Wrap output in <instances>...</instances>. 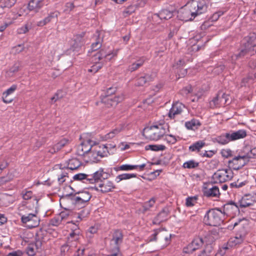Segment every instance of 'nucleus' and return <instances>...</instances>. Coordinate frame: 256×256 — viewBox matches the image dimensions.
<instances>
[{"label":"nucleus","mask_w":256,"mask_h":256,"mask_svg":"<svg viewBox=\"0 0 256 256\" xmlns=\"http://www.w3.org/2000/svg\"><path fill=\"white\" fill-rule=\"evenodd\" d=\"M206 10L205 0H192L178 10L177 17L183 22L192 20L197 16L206 12Z\"/></svg>","instance_id":"nucleus-1"},{"label":"nucleus","mask_w":256,"mask_h":256,"mask_svg":"<svg viewBox=\"0 0 256 256\" xmlns=\"http://www.w3.org/2000/svg\"><path fill=\"white\" fill-rule=\"evenodd\" d=\"M32 211L28 206L24 204L18 208V214L21 216V222L24 226L28 228L38 226L40 222L36 211L35 210L34 212Z\"/></svg>","instance_id":"nucleus-2"},{"label":"nucleus","mask_w":256,"mask_h":256,"mask_svg":"<svg viewBox=\"0 0 256 256\" xmlns=\"http://www.w3.org/2000/svg\"><path fill=\"white\" fill-rule=\"evenodd\" d=\"M118 50H116L110 53H106L105 50H102L95 54L92 58L94 64L88 69L89 72L94 73L97 72L103 66V64L108 61L110 60L112 58L116 56Z\"/></svg>","instance_id":"nucleus-3"},{"label":"nucleus","mask_w":256,"mask_h":256,"mask_svg":"<svg viewBox=\"0 0 256 256\" xmlns=\"http://www.w3.org/2000/svg\"><path fill=\"white\" fill-rule=\"evenodd\" d=\"M224 213L218 209H212L207 212L204 218V222L207 225L216 226L223 221Z\"/></svg>","instance_id":"nucleus-4"},{"label":"nucleus","mask_w":256,"mask_h":256,"mask_svg":"<svg viewBox=\"0 0 256 256\" xmlns=\"http://www.w3.org/2000/svg\"><path fill=\"white\" fill-rule=\"evenodd\" d=\"M166 133V128L164 126L160 124L148 127L144 130L143 135L146 138L158 140L163 137Z\"/></svg>","instance_id":"nucleus-5"},{"label":"nucleus","mask_w":256,"mask_h":256,"mask_svg":"<svg viewBox=\"0 0 256 256\" xmlns=\"http://www.w3.org/2000/svg\"><path fill=\"white\" fill-rule=\"evenodd\" d=\"M234 173L230 168L218 170L213 174L212 178L214 182H224L232 179Z\"/></svg>","instance_id":"nucleus-6"},{"label":"nucleus","mask_w":256,"mask_h":256,"mask_svg":"<svg viewBox=\"0 0 256 256\" xmlns=\"http://www.w3.org/2000/svg\"><path fill=\"white\" fill-rule=\"evenodd\" d=\"M255 52H256V45L252 44V42H248L247 44H245L244 48L241 50L240 52L238 54L232 56V60H235L238 57L244 56L247 54L248 55L254 54ZM250 66L254 68L256 67V60L251 62Z\"/></svg>","instance_id":"nucleus-7"},{"label":"nucleus","mask_w":256,"mask_h":256,"mask_svg":"<svg viewBox=\"0 0 256 256\" xmlns=\"http://www.w3.org/2000/svg\"><path fill=\"white\" fill-rule=\"evenodd\" d=\"M91 198V195L87 191L78 192L71 197L72 202L78 207H83Z\"/></svg>","instance_id":"nucleus-8"},{"label":"nucleus","mask_w":256,"mask_h":256,"mask_svg":"<svg viewBox=\"0 0 256 256\" xmlns=\"http://www.w3.org/2000/svg\"><path fill=\"white\" fill-rule=\"evenodd\" d=\"M248 156H238L229 161V166L234 170H238L248 162Z\"/></svg>","instance_id":"nucleus-9"},{"label":"nucleus","mask_w":256,"mask_h":256,"mask_svg":"<svg viewBox=\"0 0 256 256\" xmlns=\"http://www.w3.org/2000/svg\"><path fill=\"white\" fill-rule=\"evenodd\" d=\"M228 102V96L222 92H219L210 104L211 106L218 107L227 104Z\"/></svg>","instance_id":"nucleus-10"},{"label":"nucleus","mask_w":256,"mask_h":256,"mask_svg":"<svg viewBox=\"0 0 256 256\" xmlns=\"http://www.w3.org/2000/svg\"><path fill=\"white\" fill-rule=\"evenodd\" d=\"M203 243L204 241L202 238H195L190 244L184 248V251L186 253L192 252L201 246Z\"/></svg>","instance_id":"nucleus-11"},{"label":"nucleus","mask_w":256,"mask_h":256,"mask_svg":"<svg viewBox=\"0 0 256 256\" xmlns=\"http://www.w3.org/2000/svg\"><path fill=\"white\" fill-rule=\"evenodd\" d=\"M173 16V12L168 10H163L158 14H155L152 16V19L158 23H160L159 20H168L170 18Z\"/></svg>","instance_id":"nucleus-12"},{"label":"nucleus","mask_w":256,"mask_h":256,"mask_svg":"<svg viewBox=\"0 0 256 256\" xmlns=\"http://www.w3.org/2000/svg\"><path fill=\"white\" fill-rule=\"evenodd\" d=\"M184 106L179 102H176L172 104L168 112V116L170 118H174L176 116L180 114L184 108Z\"/></svg>","instance_id":"nucleus-13"},{"label":"nucleus","mask_w":256,"mask_h":256,"mask_svg":"<svg viewBox=\"0 0 256 256\" xmlns=\"http://www.w3.org/2000/svg\"><path fill=\"white\" fill-rule=\"evenodd\" d=\"M125 128V125L121 124L118 126L116 128L112 130L108 134L102 136V138L104 140H108L114 138L120 132L124 130Z\"/></svg>","instance_id":"nucleus-14"},{"label":"nucleus","mask_w":256,"mask_h":256,"mask_svg":"<svg viewBox=\"0 0 256 256\" xmlns=\"http://www.w3.org/2000/svg\"><path fill=\"white\" fill-rule=\"evenodd\" d=\"M92 148V144H87V142H83L79 145L77 148L76 154L79 156L84 157V160L86 157L88 151Z\"/></svg>","instance_id":"nucleus-15"},{"label":"nucleus","mask_w":256,"mask_h":256,"mask_svg":"<svg viewBox=\"0 0 256 256\" xmlns=\"http://www.w3.org/2000/svg\"><path fill=\"white\" fill-rule=\"evenodd\" d=\"M246 232L243 230L240 234H236L234 237L231 238L228 242V244L230 246H236L242 244Z\"/></svg>","instance_id":"nucleus-16"},{"label":"nucleus","mask_w":256,"mask_h":256,"mask_svg":"<svg viewBox=\"0 0 256 256\" xmlns=\"http://www.w3.org/2000/svg\"><path fill=\"white\" fill-rule=\"evenodd\" d=\"M17 86L16 84L12 85L9 88L2 94L3 102L6 104H9L12 102L13 98L10 97V95L14 92L16 90Z\"/></svg>","instance_id":"nucleus-17"},{"label":"nucleus","mask_w":256,"mask_h":256,"mask_svg":"<svg viewBox=\"0 0 256 256\" xmlns=\"http://www.w3.org/2000/svg\"><path fill=\"white\" fill-rule=\"evenodd\" d=\"M46 0H32L29 2L28 8L30 10L38 12L44 4Z\"/></svg>","instance_id":"nucleus-18"},{"label":"nucleus","mask_w":256,"mask_h":256,"mask_svg":"<svg viewBox=\"0 0 256 256\" xmlns=\"http://www.w3.org/2000/svg\"><path fill=\"white\" fill-rule=\"evenodd\" d=\"M114 188L115 186L112 182L109 180H106L103 182L102 184H100L96 188V190L102 192H107L112 191Z\"/></svg>","instance_id":"nucleus-19"},{"label":"nucleus","mask_w":256,"mask_h":256,"mask_svg":"<svg viewBox=\"0 0 256 256\" xmlns=\"http://www.w3.org/2000/svg\"><path fill=\"white\" fill-rule=\"evenodd\" d=\"M100 155L96 149L88 151L84 160L86 162H96L100 160Z\"/></svg>","instance_id":"nucleus-20"},{"label":"nucleus","mask_w":256,"mask_h":256,"mask_svg":"<svg viewBox=\"0 0 256 256\" xmlns=\"http://www.w3.org/2000/svg\"><path fill=\"white\" fill-rule=\"evenodd\" d=\"M230 138L231 141L244 138L246 136V132L244 130H240L237 131L229 132Z\"/></svg>","instance_id":"nucleus-21"},{"label":"nucleus","mask_w":256,"mask_h":256,"mask_svg":"<svg viewBox=\"0 0 256 256\" xmlns=\"http://www.w3.org/2000/svg\"><path fill=\"white\" fill-rule=\"evenodd\" d=\"M254 202L252 200H250L246 196L243 197L238 204L232 203L231 204L234 206L236 208H238V206L241 208H246L252 206Z\"/></svg>","instance_id":"nucleus-22"},{"label":"nucleus","mask_w":256,"mask_h":256,"mask_svg":"<svg viewBox=\"0 0 256 256\" xmlns=\"http://www.w3.org/2000/svg\"><path fill=\"white\" fill-rule=\"evenodd\" d=\"M155 76L156 74L154 73L146 74L144 76H141L137 80L136 85L137 86H142L146 82L152 80Z\"/></svg>","instance_id":"nucleus-23"},{"label":"nucleus","mask_w":256,"mask_h":256,"mask_svg":"<svg viewBox=\"0 0 256 256\" xmlns=\"http://www.w3.org/2000/svg\"><path fill=\"white\" fill-rule=\"evenodd\" d=\"M59 12H50L47 17L45 18L44 20L38 22L36 25L38 26H43L50 22L52 18H56Z\"/></svg>","instance_id":"nucleus-24"},{"label":"nucleus","mask_w":256,"mask_h":256,"mask_svg":"<svg viewBox=\"0 0 256 256\" xmlns=\"http://www.w3.org/2000/svg\"><path fill=\"white\" fill-rule=\"evenodd\" d=\"M220 194L219 189L216 186L206 188L204 191V196L208 197H218Z\"/></svg>","instance_id":"nucleus-25"},{"label":"nucleus","mask_w":256,"mask_h":256,"mask_svg":"<svg viewBox=\"0 0 256 256\" xmlns=\"http://www.w3.org/2000/svg\"><path fill=\"white\" fill-rule=\"evenodd\" d=\"M158 236L159 239L162 240L164 238L166 241L169 240L170 238L168 236L167 232L165 230H156L153 234V238H151L150 240H156V236Z\"/></svg>","instance_id":"nucleus-26"},{"label":"nucleus","mask_w":256,"mask_h":256,"mask_svg":"<svg viewBox=\"0 0 256 256\" xmlns=\"http://www.w3.org/2000/svg\"><path fill=\"white\" fill-rule=\"evenodd\" d=\"M68 142L69 140L68 139L64 138L55 144L52 148H50L49 152L52 154H54L68 144Z\"/></svg>","instance_id":"nucleus-27"},{"label":"nucleus","mask_w":256,"mask_h":256,"mask_svg":"<svg viewBox=\"0 0 256 256\" xmlns=\"http://www.w3.org/2000/svg\"><path fill=\"white\" fill-rule=\"evenodd\" d=\"M168 216V211L166 209L162 210L153 221L154 224H158L166 220Z\"/></svg>","instance_id":"nucleus-28"},{"label":"nucleus","mask_w":256,"mask_h":256,"mask_svg":"<svg viewBox=\"0 0 256 256\" xmlns=\"http://www.w3.org/2000/svg\"><path fill=\"white\" fill-rule=\"evenodd\" d=\"M200 126V123L199 120L195 119H192L190 121L186 122L185 123V126L188 130H195L198 129Z\"/></svg>","instance_id":"nucleus-29"},{"label":"nucleus","mask_w":256,"mask_h":256,"mask_svg":"<svg viewBox=\"0 0 256 256\" xmlns=\"http://www.w3.org/2000/svg\"><path fill=\"white\" fill-rule=\"evenodd\" d=\"M100 155V158H102L107 156L108 154L112 153V151L108 150V146L104 144L100 146L98 148L96 149Z\"/></svg>","instance_id":"nucleus-30"},{"label":"nucleus","mask_w":256,"mask_h":256,"mask_svg":"<svg viewBox=\"0 0 256 256\" xmlns=\"http://www.w3.org/2000/svg\"><path fill=\"white\" fill-rule=\"evenodd\" d=\"M80 165L81 163L78 158H73L69 160L67 164V168L71 170H74L78 168Z\"/></svg>","instance_id":"nucleus-31"},{"label":"nucleus","mask_w":256,"mask_h":256,"mask_svg":"<svg viewBox=\"0 0 256 256\" xmlns=\"http://www.w3.org/2000/svg\"><path fill=\"white\" fill-rule=\"evenodd\" d=\"M190 92H193L196 96H197L198 98H200L202 94L203 90H200V92H196V90L195 89L194 90V89H192V86H186L182 90V93L183 94H187Z\"/></svg>","instance_id":"nucleus-32"},{"label":"nucleus","mask_w":256,"mask_h":256,"mask_svg":"<svg viewBox=\"0 0 256 256\" xmlns=\"http://www.w3.org/2000/svg\"><path fill=\"white\" fill-rule=\"evenodd\" d=\"M73 224L74 226L72 228V232L70 234V236L68 238L69 240H72V239L76 240L79 238L80 232L78 228V226L76 224Z\"/></svg>","instance_id":"nucleus-33"},{"label":"nucleus","mask_w":256,"mask_h":256,"mask_svg":"<svg viewBox=\"0 0 256 256\" xmlns=\"http://www.w3.org/2000/svg\"><path fill=\"white\" fill-rule=\"evenodd\" d=\"M100 34L96 32L95 37L96 38V42L92 44V49L94 51L100 48L102 46V38L100 37Z\"/></svg>","instance_id":"nucleus-34"},{"label":"nucleus","mask_w":256,"mask_h":256,"mask_svg":"<svg viewBox=\"0 0 256 256\" xmlns=\"http://www.w3.org/2000/svg\"><path fill=\"white\" fill-rule=\"evenodd\" d=\"M144 58H140L129 66L128 70L130 72H134L136 70L144 64Z\"/></svg>","instance_id":"nucleus-35"},{"label":"nucleus","mask_w":256,"mask_h":256,"mask_svg":"<svg viewBox=\"0 0 256 256\" xmlns=\"http://www.w3.org/2000/svg\"><path fill=\"white\" fill-rule=\"evenodd\" d=\"M104 174H106L104 172L103 170L100 169L94 174L92 178H90V182L93 183L96 180H100L102 178H104Z\"/></svg>","instance_id":"nucleus-36"},{"label":"nucleus","mask_w":256,"mask_h":256,"mask_svg":"<svg viewBox=\"0 0 256 256\" xmlns=\"http://www.w3.org/2000/svg\"><path fill=\"white\" fill-rule=\"evenodd\" d=\"M216 140L218 143L222 144H227L230 142H231L230 138L229 132L226 133L218 136L216 138Z\"/></svg>","instance_id":"nucleus-37"},{"label":"nucleus","mask_w":256,"mask_h":256,"mask_svg":"<svg viewBox=\"0 0 256 256\" xmlns=\"http://www.w3.org/2000/svg\"><path fill=\"white\" fill-rule=\"evenodd\" d=\"M205 142L202 140H199L189 146V150L191 152H198L204 146Z\"/></svg>","instance_id":"nucleus-38"},{"label":"nucleus","mask_w":256,"mask_h":256,"mask_svg":"<svg viewBox=\"0 0 256 256\" xmlns=\"http://www.w3.org/2000/svg\"><path fill=\"white\" fill-rule=\"evenodd\" d=\"M136 174H123L118 176L116 178L115 180L116 182H119L121 180H128L131 178H136Z\"/></svg>","instance_id":"nucleus-39"},{"label":"nucleus","mask_w":256,"mask_h":256,"mask_svg":"<svg viewBox=\"0 0 256 256\" xmlns=\"http://www.w3.org/2000/svg\"><path fill=\"white\" fill-rule=\"evenodd\" d=\"M73 41L74 44H72V46L74 48H77L80 46L84 44L82 35L78 34L74 36Z\"/></svg>","instance_id":"nucleus-40"},{"label":"nucleus","mask_w":256,"mask_h":256,"mask_svg":"<svg viewBox=\"0 0 256 256\" xmlns=\"http://www.w3.org/2000/svg\"><path fill=\"white\" fill-rule=\"evenodd\" d=\"M32 27V24L31 22H27L24 26L18 28L16 32L18 34H24L28 32Z\"/></svg>","instance_id":"nucleus-41"},{"label":"nucleus","mask_w":256,"mask_h":256,"mask_svg":"<svg viewBox=\"0 0 256 256\" xmlns=\"http://www.w3.org/2000/svg\"><path fill=\"white\" fill-rule=\"evenodd\" d=\"M123 100L122 96H114L112 98H108L107 100L108 102L112 106H116L119 102Z\"/></svg>","instance_id":"nucleus-42"},{"label":"nucleus","mask_w":256,"mask_h":256,"mask_svg":"<svg viewBox=\"0 0 256 256\" xmlns=\"http://www.w3.org/2000/svg\"><path fill=\"white\" fill-rule=\"evenodd\" d=\"M60 172H58V180L60 184H62L68 178V173L65 171H62V168H60Z\"/></svg>","instance_id":"nucleus-43"},{"label":"nucleus","mask_w":256,"mask_h":256,"mask_svg":"<svg viewBox=\"0 0 256 256\" xmlns=\"http://www.w3.org/2000/svg\"><path fill=\"white\" fill-rule=\"evenodd\" d=\"M16 0H0V6L2 8H10L16 2Z\"/></svg>","instance_id":"nucleus-44"},{"label":"nucleus","mask_w":256,"mask_h":256,"mask_svg":"<svg viewBox=\"0 0 256 256\" xmlns=\"http://www.w3.org/2000/svg\"><path fill=\"white\" fill-rule=\"evenodd\" d=\"M20 64L18 62L15 63L6 72L7 76L9 77L13 76L14 73L19 70Z\"/></svg>","instance_id":"nucleus-45"},{"label":"nucleus","mask_w":256,"mask_h":256,"mask_svg":"<svg viewBox=\"0 0 256 256\" xmlns=\"http://www.w3.org/2000/svg\"><path fill=\"white\" fill-rule=\"evenodd\" d=\"M146 150H150L154 151L163 150L166 148V146L162 144H152L146 146Z\"/></svg>","instance_id":"nucleus-46"},{"label":"nucleus","mask_w":256,"mask_h":256,"mask_svg":"<svg viewBox=\"0 0 256 256\" xmlns=\"http://www.w3.org/2000/svg\"><path fill=\"white\" fill-rule=\"evenodd\" d=\"M197 196L188 197L186 200V205L188 207H191L194 206L197 202Z\"/></svg>","instance_id":"nucleus-47"},{"label":"nucleus","mask_w":256,"mask_h":256,"mask_svg":"<svg viewBox=\"0 0 256 256\" xmlns=\"http://www.w3.org/2000/svg\"><path fill=\"white\" fill-rule=\"evenodd\" d=\"M36 245L30 244L26 248V254L28 256H34L36 254Z\"/></svg>","instance_id":"nucleus-48"},{"label":"nucleus","mask_w":256,"mask_h":256,"mask_svg":"<svg viewBox=\"0 0 256 256\" xmlns=\"http://www.w3.org/2000/svg\"><path fill=\"white\" fill-rule=\"evenodd\" d=\"M156 202V200L154 198H150L148 202H145L143 206L144 212L148 210L150 208L153 206Z\"/></svg>","instance_id":"nucleus-49"},{"label":"nucleus","mask_w":256,"mask_h":256,"mask_svg":"<svg viewBox=\"0 0 256 256\" xmlns=\"http://www.w3.org/2000/svg\"><path fill=\"white\" fill-rule=\"evenodd\" d=\"M198 162H197L193 160H189V161L185 162L183 166L184 168H195L197 167L198 166Z\"/></svg>","instance_id":"nucleus-50"},{"label":"nucleus","mask_w":256,"mask_h":256,"mask_svg":"<svg viewBox=\"0 0 256 256\" xmlns=\"http://www.w3.org/2000/svg\"><path fill=\"white\" fill-rule=\"evenodd\" d=\"M212 250V246L210 244H207L205 249L198 256H209Z\"/></svg>","instance_id":"nucleus-51"},{"label":"nucleus","mask_w":256,"mask_h":256,"mask_svg":"<svg viewBox=\"0 0 256 256\" xmlns=\"http://www.w3.org/2000/svg\"><path fill=\"white\" fill-rule=\"evenodd\" d=\"M136 168H138L137 166L130 165V164H122L119 167L120 170H126V171L130 170H132L136 169Z\"/></svg>","instance_id":"nucleus-52"},{"label":"nucleus","mask_w":256,"mask_h":256,"mask_svg":"<svg viewBox=\"0 0 256 256\" xmlns=\"http://www.w3.org/2000/svg\"><path fill=\"white\" fill-rule=\"evenodd\" d=\"M14 176L12 174H8L6 176L0 178V185H2L6 182L12 180Z\"/></svg>","instance_id":"nucleus-53"},{"label":"nucleus","mask_w":256,"mask_h":256,"mask_svg":"<svg viewBox=\"0 0 256 256\" xmlns=\"http://www.w3.org/2000/svg\"><path fill=\"white\" fill-rule=\"evenodd\" d=\"M16 18H12L11 19L9 20H8L5 22L4 24H2L0 26V32H2L4 31L6 28L10 26L13 23L14 20Z\"/></svg>","instance_id":"nucleus-54"},{"label":"nucleus","mask_w":256,"mask_h":256,"mask_svg":"<svg viewBox=\"0 0 256 256\" xmlns=\"http://www.w3.org/2000/svg\"><path fill=\"white\" fill-rule=\"evenodd\" d=\"M61 223L62 221L58 215L52 219L50 222V224L53 226H58Z\"/></svg>","instance_id":"nucleus-55"},{"label":"nucleus","mask_w":256,"mask_h":256,"mask_svg":"<svg viewBox=\"0 0 256 256\" xmlns=\"http://www.w3.org/2000/svg\"><path fill=\"white\" fill-rule=\"evenodd\" d=\"M164 140L169 144H174L176 142V138L171 134H164Z\"/></svg>","instance_id":"nucleus-56"},{"label":"nucleus","mask_w":256,"mask_h":256,"mask_svg":"<svg viewBox=\"0 0 256 256\" xmlns=\"http://www.w3.org/2000/svg\"><path fill=\"white\" fill-rule=\"evenodd\" d=\"M88 176L86 174L80 173L75 174L74 176V180H86L90 181V178H87Z\"/></svg>","instance_id":"nucleus-57"},{"label":"nucleus","mask_w":256,"mask_h":256,"mask_svg":"<svg viewBox=\"0 0 256 256\" xmlns=\"http://www.w3.org/2000/svg\"><path fill=\"white\" fill-rule=\"evenodd\" d=\"M136 8L134 6H128L124 11V13L126 16L127 14H130L136 10Z\"/></svg>","instance_id":"nucleus-58"},{"label":"nucleus","mask_w":256,"mask_h":256,"mask_svg":"<svg viewBox=\"0 0 256 256\" xmlns=\"http://www.w3.org/2000/svg\"><path fill=\"white\" fill-rule=\"evenodd\" d=\"M247 224L248 222L246 220L245 218H243L240 220L238 222H236L234 224V227H235L237 226H240V227H242L243 228H244V226Z\"/></svg>","instance_id":"nucleus-59"},{"label":"nucleus","mask_w":256,"mask_h":256,"mask_svg":"<svg viewBox=\"0 0 256 256\" xmlns=\"http://www.w3.org/2000/svg\"><path fill=\"white\" fill-rule=\"evenodd\" d=\"M22 194L24 200H29L32 197V193L31 191H23Z\"/></svg>","instance_id":"nucleus-60"},{"label":"nucleus","mask_w":256,"mask_h":256,"mask_svg":"<svg viewBox=\"0 0 256 256\" xmlns=\"http://www.w3.org/2000/svg\"><path fill=\"white\" fill-rule=\"evenodd\" d=\"M58 216L62 222L63 220L68 218L69 216V213L67 211H64L61 212L59 214H58Z\"/></svg>","instance_id":"nucleus-61"},{"label":"nucleus","mask_w":256,"mask_h":256,"mask_svg":"<svg viewBox=\"0 0 256 256\" xmlns=\"http://www.w3.org/2000/svg\"><path fill=\"white\" fill-rule=\"evenodd\" d=\"M221 154L223 157L228 158L232 155V151L229 149H223L221 151Z\"/></svg>","instance_id":"nucleus-62"},{"label":"nucleus","mask_w":256,"mask_h":256,"mask_svg":"<svg viewBox=\"0 0 256 256\" xmlns=\"http://www.w3.org/2000/svg\"><path fill=\"white\" fill-rule=\"evenodd\" d=\"M74 6L73 3L68 2L66 4L64 12H68L71 11L74 8Z\"/></svg>","instance_id":"nucleus-63"},{"label":"nucleus","mask_w":256,"mask_h":256,"mask_svg":"<svg viewBox=\"0 0 256 256\" xmlns=\"http://www.w3.org/2000/svg\"><path fill=\"white\" fill-rule=\"evenodd\" d=\"M24 252L22 251L18 250L10 252L8 256H22Z\"/></svg>","instance_id":"nucleus-64"}]
</instances>
